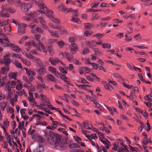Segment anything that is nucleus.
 I'll list each match as a JSON object with an SVG mask.
<instances>
[{"label":"nucleus","instance_id":"obj_1","mask_svg":"<svg viewBox=\"0 0 152 152\" xmlns=\"http://www.w3.org/2000/svg\"><path fill=\"white\" fill-rule=\"evenodd\" d=\"M2 10L0 12V16L4 18L8 17L9 14L8 12L12 13L15 11V9L9 7L7 4H5L1 7Z\"/></svg>","mask_w":152,"mask_h":152},{"label":"nucleus","instance_id":"obj_2","mask_svg":"<svg viewBox=\"0 0 152 152\" xmlns=\"http://www.w3.org/2000/svg\"><path fill=\"white\" fill-rule=\"evenodd\" d=\"M30 28L31 29V32L33 34H35L37 32L42 34H44V31L40 28L37 27V26L35 24L31 25Z\"/></svg>","mask_w":152,"mask_h":152},{"label":"nucleus","instance_id":"obj_3","mask_svg":"<svg viewBox=\"0 0 152 152\" xmlns=\"http://www.w3.org/2000/svg\"><path fill=\"white\" fill-rule=\"evenodd\" d=\"M61 138V136H60L58 134H53V137L51 138V140L54 142V147H55L58 145Z\"/></svg>","mask_w":152,"mask_h":152},{"label":"nucleus","instance_id":"obj_4","mask_svg":"<svg viewBox=\"0 0 152 152\" xmlns=\"http://www.w3.org/2000/svg\"><path fill=\"white\" fill-rule=\"evenodd\" d=\"M36 45L34 46L36 47L37 49L40 51H41V49H42L43 52L45 54L47 53V51L44 45V44L41 42H36L35 43Z\"/></svg>","mask_w":152,"mask_h":152},{"label":"nucleus","instance_id":"obj_5","mask_svg":"<svg viewBox=\"0 0 152 152\" xmlns=\"http://www.w3.org/2000/svg\"><path fill=\"white\" fill-rule=\"evenodd\" d=\"M58 10L60 11H64L67 14L70 12L72 11V9L71 8H66L65 6L62 4H61L57 7Z\"/></svg>","mask_w":152,"mask_h":152},{"label":"nucleus","instance_id":"obj_6","mask_svg":"<svg viewBox=\"0 0 152 152\" xmlns=\"http://www.w3.org/2000/svg\"><path fill=\"white\" fill-rule=\"evenodd\" d=\"M49 61L51 63V64L55 66L57 64H61L64 66L65 65L64 63L61 61L59 59L56 58H54L52 57H50Z\"/></svg>","mask_w":152,"mask_h":152},{"label":"nucleus","instance_id":"obj_7","mask_svg":"<svg viewBox=\"0 0 152 152\" xmlns=\"http://www.w3.org/2000/svg\"><path fill=\"white\" fill-rule=\"evenodd\" d=\"M31 7V4L26 3L22 4L21 6L22 10L25 12H27Z\"/></svg>","mask_w":152,"mask_h":152},{"label":"nucleus","instance_id":"obj_8","mask_svg":"<svg viewBox=\"0 0 152 152\" xmlns=\"http://www.w3.org/2000/svg\"><path fill=\"white\" fill-rule=\"evenodd\" d=\"M27 25L25 24L19 23L18 24V31L20 32L21 34H23L25 32L24 28L27 27Z\"/></svg>","mask_w":152,"mask_h":152},{"label":"nucleus","instance_id":"obj_9","mask_svg":"<svg viewBox=\"0 0 152 152\" xmlns=\"http://www.w3.org/2000/svg\"><path fill=\"white\" fill-rule=\"evenodd\" d=\"M35 4L37 5L39 7L40 9H43L45 11L47 9V7L46 5L43 3L42 1H39L38 2L35 1Z\"/></svg>","mask_w":152,"mask_h":152},{"label":"nucleus","instance_id":"obj_10","mask_svg":"<svg viewBox=\"0 0 152 152\" xmlns=\"http://www.w3.org/2000/svg\"><path fill=\"white\" fill-rule=\"evenodd\" d=\"M9 47H10L12 50L17 53H19L20 51V49L18 46L15 44L10 43V45H9Z\"/></svg>","mask_w":152,"mask_h":152},{"label":"nucleus","instance_id":"obj_11","mask_svg":"<svg viewBox=\"0 0 152 152\" xmlns=\"http://www.w3.org/2000/svg\"><path fill=\"white\" fill-rule=\"evenodd\" d=\"M70 53L72 54H74L78 50L77 45L74 43L72 44L70 46Z\"/></svg>","mask_w":152,"mask_h":152},{"label":"nucleus","instance_id":"obj_12","mask_svg":"<svg viewBox=\"0 0 152 152\" xmlns=\"http://www.w3.org/2000/svg\"><path fill=\"white\" fill-rule=\"evenodd\" d=\"M66 4H72L73 5H75L77 4L78 6L80 7H81L82 6V4L80 1H66Z\"/></svg>","mask_w":152,"mask_h":152},{"label":"nucleus","instance_id":"obj_13","mask_svg":"<svg viewBox=\"0 0 152 152\" xmlns=\"http://www.w3.org/2000/svg\"><path fill=\"white\" fill-rule=\"evenodd\" d=\"M64 55L65 57L69 62H71L74 58L73 56L68 52H64Z\"/></svg>","mask_w":152,"mask_h":152},{"label":"nucleus","instance_id":"obj_14","mask_svg":"<svg viewBox=\"0 0 152 152\" xmlns=\"http://www.w3.org/2000/svg\"><path fill=\"white\" fill-rule=\"evenodd\" d=\"M96 41L94 40H93L91 41L86 42V44L89 48H92L96 46Z\"/></svg>","mask_w":152,"mask_h":152},{"label":"nucleus","instance_id":"obj_15","mask_svg":"<svg viewBox=\"0 0 152 152\" xmlns=\"http://www.w3.org/2000/svg\"><path fill=\"white\" fill-rule=\"evenodd\" d=\"M39 21L42 25V27L44 28L47 29L48 28V26L46 25L45 21L42 17H39Z\"/></svg>","mask_w":152,"mask_h":152},{"label":"nucleus","instance_id":"obj_16","mask_svg":"<svg viewBox=\"0 0 152 152\" xmlns=\"http://www.w3.org/2000/svg\"><path fill=\"white\" fill-rule=\"evenodd\" d=\"M34 62L36 63L39 67L43 66V64L41 60L39 58L35 57L33 60H32Z\"/></svg>","mask_w":152,"mask_h":152},{"label":"nucleus","instance_id":"obj_17","mask_svg":"<svg viewBox=\"0 0 152 152\" xmlns=\"http://www.w3.org/2000/svg\"><path fill=\"white\" fill-rule=\"evenodd\" d=\"M9 70V66H6V67H3L1 69L0 73L1 74L4 75L6 74L7 73V72Z\"/></svg>","mask_w":152,"mask_h":152},{"label":"nucleus","instance_id":"obj_18","mask_svg":"<svg viewBox=\"0 0 152 152\" xmlns=\"http://www.w3.org/2000/svg\"><path fill=\"white\" fill-rule=\"evenodd\" d=\"M48 31L51 34V36L53 37L58 38L59 37V34L56 31H53L51 30H48Z\"/></svg>","mask_w":152,"mask_h":152},{"label":"nucleus","instance_id":"obj_19","mask_svg":"<svg viewBox=\"0 0 152 152\" xmlns=\"http://www.w3.org/2000/svg\"><path fill=\"white\" fill-rule=\"evenodd\" d=\"M36 43L34 40H32L30 41L26 42L25 44L26 47H31L32 46H35Z\"/></svg>","mask_w":152,"mask_h":152},{"label":"nucleus","instance_id":"obj_20","mask_svg":"<svg viewBox=\"0 0 152 152\" xmlns=\"http://www.w3.org/2000/svg\"><path fill=\"white\" fill-rule=\"evenodd\" d=\"M36 70L40 75L44 74L45 72V69L44 67H42L40 69L37 68Z\"/></svg>","mask_w":152,"mask_h":152},{"label":"nucleus","instance_id":"obj_21","mask_svg":"<svg viewBox=\"0 0 152 152\" xmlns=\"http://www.w3.org/2000/svg\"><path fill=\"white\" fill-rule=\"evenodd\" d=\"M42 13L45 14V12L41 10L33 12L34 16L38 17V15Z\"/></svg>","mask_w":152,"mask_h":152},{"label":"nucleus","instance_id":"obj_22","mask_svg":"<svg viewBox=\"0 0 152 152\" xmlns=\"http://www.w3.org/2000/svg\"><path fill=\"white\" fill-rule=\"evenodd\" d=\"M100 140L104 144L106 145V147L107 149L109 148V145L110 144V142L107 140H104L102 139H100Z\"/></svg>","mask_w":152,"mask_h":152},{"label":"nucleus","instance_id":"obj_23","mask_svg":"<svg viewBox=\"0 0 152 152\" xmlns=\"http://www.w3.org/2000/svg\"><path fill=\"white\" fill-rule=\"evenodd\" d=\"M0 44L3 47H9V45H10V43L5 42H4L3 39L0 38Z\"/></svg>","mask_w":152,"mask_h":152},{"label":"nucleus","instance_id":"obj_24","mask_svg":"<svg viewBox=\"0 0 152 152\" xmlns=\"http://www.w3.org/2000/svg\"><path fill=\"white\" fill-rule=\"evenodd\" d=\"M45 88V85L43 84H38L37 85V88L39 92H41L43 89Z\"/></svg>","mask_w":152,"mask_h":152},{"label":"nucleus","instance_id":"obj_25","mask_svg":"<svg viewBox=\"0 0 152 152\" xmlns=\"http://www.w3.org/2000/svg\"><path fill=\"white\" fill-rule=\"evenodd\" d=\"M8 24V20H0V26H2Z\"/></svg>","mask_w":152,"mask_h":152},{"label":"nucleus","instance_id":"obj_26","mask_svg":"<svg viewBox=\"0 0 152 152\" xmlns=\"http://www.w3.org/2000/svg\"><path fill=\"white\" fill-rule=\"evenodd\" d=\"M7 105V103L6 102L3 101L0 103V107L1 110H4L5 108Z\"/></svg>","mask_w":152,"mask_h":152},{"label":"nucleus","instance_id":"obj_27","mask_svg":"<svg viewBox=\"0 0 152 152\" xmlns=\"http://www.w3.org/2000/svg\"><path fill=\"white\" fill-rule=\"evenodd\" d=\"M52 126L53 129H56L57 127V125L60 124V122L57 121H52Z\"/></svg>","mask_w":152,"mask_h":152},{"label":"nucleus","instance_id":"obj_28","mask_svg":"<svg viewBox=\"0 0 152 152\" xmlns=\"http://www.w3.org/2000/svg\"><path fill=\"white\" fill-rule=\"evenodd\" d=\"M45 11L47 12V13L46 14V16L49 17L50 19V18L53 17L52 15V13L53 12L48 9L47 8V9Z\"/></svg>","mask_w":152,"mask_h":152},{"label":"nucleus","instance_id":"obj_29","mask_svg":"<svg viewBox=\"0 0 152 152\" xmlns=\"http://www.w3.org/2000/svg\"><path fill=\"white\" fill-rule=\"evenodd\" d=\"M97 13H93L92 14L93 17L91 19V21H93L95 20H98L99 18V17L97 16Z\"/></svg>","mask_w":152,"mask_h":152},{"label":"nucleus","instance_id":"obj_30","mask_svg":"<svg viewBox=\"0 0 152 152\" xmlns=\"http://www.w3.org/2000/svg\"><path fill=\"white\" fill-rule=\"evenodd\" d=\"M3 62L4 64L7 66H8L11 62V60L9 58L5 59L4 60Z\"/></svg>","mask_w":152,"mask_h":152},{"label":"nucleus","instance_id":"obj_31","mask_svg":"<svg viewBox=\"0 0 152 152\" xmlns=\"http://www.w3.org/2000/svg\"><path fill=\"white\" fill-rule=\"evenodd\" d=\"M102 46L103 48H107L108 49H110L111 47V44L110 43H108L107 44H103L102 45Z\"/></svg>","mask_w":152,"mask_h":152},{"label":"nucleus","instance_id":"obj_32","mask_svg":"<svg viewBox=\"0 0 152 152\" xmlns=\"http://www.w3.org/2000/svg\"><path fill=\"white\" fill-rule=\"evenodd\" d=\"M80 146L76 143H72L71 144L69 145V147L70 148H79Z\"/></svg>","mask_w":152,"mask_h":152},{"label":"nucleus","instance_id":"obj_33","mask_svg":"<svg viewBox=\"0 0 152 152\" xmlns=\"http://www.w3.org/2000/svg\"><path fill=\"white\" fill-rule=\"evenodd\" d=\"M47 77L48 80L51 81H53L55 79L54 76L51 75H48L47 76Z\"/></svg>","mask_w":152,"mask_h":152},{"label":"nucleus","instance_id":"obj_34","mask_svg":"<svg viewBox=\"0 0 152 152\" xmlns=\"http://www.w3.org/2000/svg\"><path fill=\"white\" fill-rule=\"evenodd\" d=\"M88 121H86L83 123V125L85 128L87 129H91V128L90 127L88 126Z\"/></svg>","mask_w":152,"mask_h":152},{"label":"nucleus","instance_id":"obj_35","mask_svg":"<svg viewBox=\"0 0 152 152\" xmlns=\"http://www.w3.org/2000/svg\"><path fill=\"white\" fill-rule=\"evenodd\" d=\"M99 2H96L95 1H94L91 4V7H95L99 4Z\"/></svg>","mask_w":152,"mask_h":152},{"label":"nucleus","instance_id":"obj_36","mask_svg":"<svg viewBox=\"0 0 152 152\" xmlns=\"http://www.w3.org/2000/svg\"><path fill=\"white\" fill-rule=\"evenodd\" d=\"M18 73L17 72H15L14 73H11L10 75V77L14 79H16V76L17 75Z\"/></svg>","mask_w":152,"mask_h":152},{"label":"nucleus","instance_id":"obj_37","mask_svg":"<svg viewBox=\"0 0 152 152\" xmlns=\"http://www.w3.org/2000/svg\"><path fill=\"white\" fill-rule=\"evenodd\" d=\"M50 19L53 22L56 23H60V21L57 18H54L52 17L50 18Z\"/></svg>","mask_w":152,"mask_h":152},{"label":"nucleus","instance_id":"obj_38","mask_svg":"<svg viewBox=\"0 0 152 152\" xmlns=\"http://www.w3.org/2000/svg\"><path fill=\"white\" fill-rule=\"evenodd\" d=\"M59 69L60 71L62 72L63 74H66L67 73V72L66 70H65L64 68L62 67L59 66Z\"/></svg>","mask_w":152,"mask_h":152},{"label":"nucleus","instance_id":"obj_39","mask_svg":"<svg viewBox=\"0 0 152 152\" xmlns=\"http://www.w3.org/2000/svg\"><path fill=\"white\" fill-rule=\"evenodd\" d=\"M142 143L143 144L147 145L148 143V138L147 137H144L143 138L142 141Z\"/></svg>","mask_w":152,"mask_h":152},{"label":"nucleus","instance_id":"obj_40","mask_svg":"<svg viewBox=\"0 0 152 152\" xmlns=\"http://www.w3.org/2000/svg\"><path fill=\"white\" fill-rule=\"evenodd\" d=\"M15 96L17 97V96L15 95ZM17 100V99L16 97H15V98L12 99L10 101V104L12 105V106H14V102H16Z\"/></svg>","mask_w":152,"mask_h":152},{"label":"nucleus","instance_id":"obj_41","mask_svg":"<svg viewBox=\"0 0 152 152\" xmlns=\"http://www.w3.org/2000/svg\"><path fill=\"white\" fill-rule=\"evenodd\" d=\"M76 40V38L75 37H70L69 39V42H71L72 44L75 42Z\"/></svg>","mask_w":152,"mask_h":152},{"label":"nucleus","instance_id":"obj_42","mask_svg":"<svg viewBox=\"0 0 152 152\" xmlns=\"http://www.w3.org/2000/svg\"><path fill=\"white\" fill-rule=\"evenodd\" d=\"M57 43L58 45V46L60 48H62L64 44V42L62 41H59L58 42H57Z\"/></svg>","mask_w":152,"mask_h":152},{"label":"nucleus","instance_id":"obj_43","mask_svg":"<svg viewBox=\"0 0 152 152\" xmlns=\"http://www.w3.org/2000/svg\"><path fill=\"white\" fill-rule=\"evenodd\" d=\"M104 35L100 33L96 34L93 36L96 37L98 39H99L103 37Z\"/></svg>","mask_w":152,"mask_h":152},{"label":"nucleus","instance_id":"obj_44","mask_svg":"<svg viewBox=\"0 0 152 152\" xmlns=\"http://www.w3.org/2000/svg\"><path fill=\"white\" fill-rule=\"evenodd\" d=\"M22 61L23 63L28 66H29L30 64V62L26 59H22Z\"/></svg>","mask_w":152,"mask_h":152},{"label":"nucleus","instance_id":"obj_45","mask_svg":"<svg viewBox=\"0 0 152 152\" xmlns=\"http://www.w3.org/2000/svg\"><path fill=\"white\" fill-rule=\"evenodd\" d=\"M145 129L148 132L150 131L151 129V126L150 124L148 122L146 124L145 126Z\"/></svg>","mask_w":152,"mask_h":152},{"label":"nucleus","instance_id":"obj_46","mask_svg":"<svg viewBox=\"0 0 152 152\" xmlns=\"http://www.w3.org/2000/svg\"><path fill=\"white\" fill-rule=\"evenodd\" d=\"M113 76L116 77L117 78L120 79L121 80H124V79L121 76L117 73H115L113 74Z\"/></svg>","mask_w":152,"mask_h":152},{"label":"nucleus","instance_id":"obj_47","mask_svg":"<svg viewBox=\"0 0 152 152\" xmlns=\"http://www.w3.org/2000/svg\"><path fill=\"white\" fill-rule=\"evenodd\" d=\"M91 65L93 68L95 69H98L99 66V65L98 64H95L94 63H91Z\"/></svg>","mask_w":152,"mask_h":152},{"label":"nucleus","instance_id":"obj_48","mask_svg":"<svg viewBox=\"0 0 152 152\" xmlns=\"http://www.w3.org/2000/svg\"><path fill=\"white\" fill-rule=\"evenodd\" d=\"M52 47V44H50L48 46V50L50 53H51L53 51Z\"/></svg>","mask_w":152,"mask_h":152},{"label":"nucleus","instance_id":"obj_49","mask_svg":"<svg viewBox=\"0 0 152 152\" xmlns=\"http://www.w3.org/2000/svg\"><path fill=\"white\" fill-rule=\"evenodd\" d=\"M48 70L50 72L53 73L56 70V69L53 67L50 66L49 67Z\"/></svg>","mask_w":152,"mask_h":152},{"label":"nucleus","instance_id":"obj_50","mask_svg":"<svg viewBox=\"0 0 152 152\" xmlns=\"http://www.w3.org/2000/svg\"><path fill=\"white\" fill-rule=\"evenodd\" d=\"M72 11L71 12H72L73 13V15L75 17L78 16V14L77 12V10H73L72 9Z\"/></svg>","mask_w":152,"mask_h":152},{"label":"nucleus","instance_id":"obj_51","mask_svg":"<svg viewBox=\"0 0 152 152\" xmlns=\"http://www.w3.org/2000/svg\"><path fill=\"white\" fill-rule=\"evenodd\" d=\"M70 152H83V151L80 149H71Z\"/></svg>","mask_w":152,"mask_h":152},{"label":"nucleus","instance_id":"obj_52","mask_svg":"<svg viewBox=\"0 0 152 152\" xmlns=\"http://www.w3.org/2000/svg\"><path fill=\"white\" fill-rule=\"evenodd\" d=\"M49 26L51 28H53L54 29L58 28V27L56 25H54L52 23H49L48 24Z\"/></svg>","mask_w":152,"mask_h":152},{"label":"nucleus","instance_id":"obj_53","mask_svg":"<svg viewBox=\"0 0 152 152\" xmlns=\"http://www.w3.org/2000/svg\"><path fill=\"white\" fill-rule=\"evenodd\" d=\"M73 138L74 140L77 142L79 143V140L81 141V139L78 136H74L73 137Z\"/></svg>","mask_w":152,"mask_h":152},{"label":"nucleus","instance_id":"obj_54","mask_svg":"<svg viewBox=\"0 0 152 152\" xmlns=\"http://www.w3.org/2000/svg\"><path fill=\"white\" fill-rule=\"evenodd\" d=\"M16 93L17 94L18 96L22 95L25 93V91L24 90H22L20 91H16Z\"/></svg>","mask_w":152,"mask_h":152},{"label":"nucleus","instance_id":"obj_55","mask_svg":"<svg viewBox=\"0 0 152 152\" xmlns=\"http://www.w3.org/2000/svg\"><path fill=\"white\" fill-rule=\"evenodd\" d=\"M40 37V35L39 34H37L35 36V39L37 41L36 42H40L39 39Z\"/></svg>","mask_w":152,"mask_h":152},{"label":"nucleus","instance_id":"obj_56","mask_svg":"<svg viewBox=\"0 0 152 152\" xmlns=\"http://www.w3.org/2000/svg\"><path fill=\"white\" fill-rule=\"evenodd\" d=\"M60 33L61 34H66L67 33L65 29L61 27L60 29Z\"/></svg>","mask_w":152,"mask_h":152},{"label":"nucleus","instance_id":"obj_57","mask_svg":"<svg viewBox=\"0 0 152 152\" xmlns=\"http://www.w3.org/2000/svg\"><path fill=\"white\" fill-rule=\"evenodd\" d=\"M94 50L96 55H99L100 54V52L98 48H94Z\"/></svg>","mask_w":152,"mask_h":152},{"label":"nucleus","instance_id":"obj_58","mask_svg":"<svg viewBox=\"0 0 152 152\" xmlns=\"http://www.w3.org/2000/svg\"><path fill=\"white\" fill-rule=\"evenodd\" d=\"M26 57L28 58L32 59V60H33L34 58H35V57L33 56L31 53L26 54Z\"/></svg>","mask_w":152,"mask_h":152},{"label":"nucleus","instance_id":"obj_59","mask_svg":"<svg viewBox=\"0 0 152 152\" xmlns=\"http://www.w3.org/2000/svg\"><path fill=\"white\" fill-rule=\"evenodd\" d=\"M95 131L96 132L97 134L99 135L100 138H102L104 137L103 135L102 134L101 132L97 130Z\"/></svg>","mask_w":152,"mask_h":152},{"label":"nucleus","instance_id":"obj_60","mask_svg":"<svg viewBox=\"0 0 152 152\" xmlns=\"http://www.w3.org/2000/svg\"><path fill=\"white\" fill-rule=\"evenodd\" d=\"M15 4L17 6H20L22 4L20 2V1H15L14 2Z\"/></svg>","mask_w":152,"mask_h":152},{"label":"nucleus","instance_id":"obj_61","mask_svg":"<svg viewBox=\"0 0 152 152\" xmlns=\"http://www.w3.org/2000/svg\"><path fill=\"white\" fill-rule=\"evenodd\" d=\"M85 27L86 28L90 29L92 27V26L90 23H87L85 25Z\"/></svg>","mask_w":152,"mask_h":152},{"label":"nucleus","instance_id":"obj_62","mask_svg":"<svg viewBox=\"0 0 152 152\" xmlns=\"http://www.w3.org/2000/svg\"><path fill=\"white\" fill-rule=\"evenodd\" d=\"M145 99L146 100H149L151 102V101H152V99L151 98V97L148 95H146L144 97Z\"/></svg>","mask_w":152,"mask_h":152},{"label":"nucleus","instance_id":"obj_63","mask_svg":"<svg viewBox=\"0 0 152 152\" xmlns=\"http://www.w3.org/2000/svg\"><path fill=\"white\" fill-rule=\"evenodd\" d=\"M84 67H80L79 68L78 70L80 74H83L84 72Z\"/></svg>","mask_w":152,"mask_h":152},{"label":"nucleus","instance_id":"obj_64","mask_svg":"<svg viewBox=\"0 0 152 152\" xmlns=\"http://www.w3.org/2000/svg\"><path fill=\"white\" fill-rule=\"evenodd\" d=\"M141 113L145 117H146L148 115V114L147 113L146 111L144 110L141 111Z\"/></svg>","mask_w":152,"mask_h":152}]
</instances>
